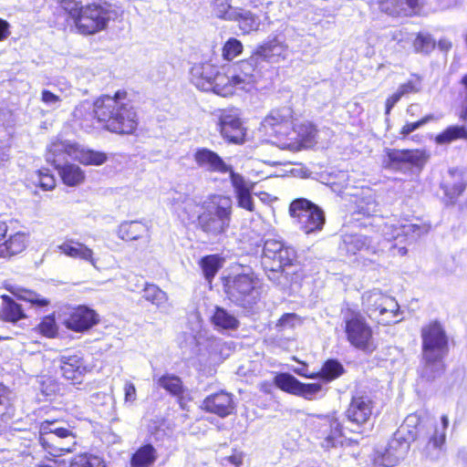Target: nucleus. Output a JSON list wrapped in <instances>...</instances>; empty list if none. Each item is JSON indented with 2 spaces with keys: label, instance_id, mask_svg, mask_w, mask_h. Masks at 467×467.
I'll list each match as a JSON object with an SVG mask.
<instances>
[{
  "label": "nucleus",
  "instance_id": "nucleus-47",
  "mask_svg": "<svg viewBox=\"0 0 467 467\" xmlns=\"http://www.w3.org/2000/svg\"><path fill=\"white\" fill-rule=\"evenodd\" d=\"M158 384L173 396H180L184 391L181 379L174 375L167 374L161 377Z\"/></svg>",
  "mask_w": 467,
  "mask_h": 467
},
{
  "label": "nucleus",
  "instance_id": "nucleus-9",
  "mask_svg": "<svg viewBox=\"0 0 467 467\" xmlns=\"http://www.w3.org/2000/svg\"><path fill=\"white\" fill-rule=\"evenodd\" d=\"M63 142V140L57 139L52 141L47 150L46 160L52 164L58 171L62 182L69 186L75 187L82 184L86 179L85 171L77 164L67 161L70 158L67 150L55 151V145Z\"/></svg>",
  "mask_w": 467,
  "mask_h": 467
},
{
  "label": "nucleus",
  "instance_id": "nucleus-28",
  "mask_svg": "<svg viewBox=\"0 0 467 467\" xmlns=\"http://www.w3.org/2000/svg\"><path fill=\"white\" fill-rule=\"evenodd\" d=\"M57 249L67 256L74 259H80L85 262H88L94 267L97 266V259L94 257L92 249L78 241H66L59 244Z\"/></svg>",
  "mask_w": 467,
  "mask_h": 467
},
{
  "label": "nucleus",
  "instance_id": "nucleus-39",
  "mask_svg": "<svg viewBox=\"0 0 467 467\" xmlns=\"http://www.w3.org/2000/svg\"><path fill=\"white\" fill-rule=\"evenodd\" d=\"M235 16L236 18L234 21L239 23V27L244 34L257 30L260 26L259 18L251 11L238 8Z\"/></svg>",
  "mask_w": 467,
  "mask_h": 467
},
{
  "label": "nucleus",
  "instance_id": "nucleus-62",
  "mask_svg": "<svg viewBox=\"0 0 467 467\" xmlns=\"http://www.w3.org/2000/svg\"><path fill=\"white\" fill-rule=\"evenodd\" d=\"M432 119H433L432 115H428L418 121L407 123L401 128L400 134L403 137H406L410 133L413 132L414 130L420 129V127H422L423 125L428 123Z\"/></svg>",
  "mask_w": 467,
  "mask_h": 467
},
{
  "label": "nucleus",
  "instance_id": "nucleus-15",
  "mask_svg": "<svg viewBox=\"0 0 467 467\" xmlns=\"http://www.w3.org/2000/svg\"><path fill=\"white\" fill-rule=\"evenodd\" d=\"M428 159L429 154L424 150L387 149L383 162L386 168L400 170L407 164L422 167Z\"/></svg>",
  "mask_w": 467,
  "mask_h": 467
},
{
  "label": "nucleus",
  "instance_id": "nucleus-41",
  "mask_svg": "<svg viewBox=\"0 0 467 467\" xmlns=\"http://www.w3.org/2000/svg\"><path fill=\"white\" fill-rule=\"evenodd\" d=\"M294 132L296 133L297 139L304 146L308 147L316 141L317 129L309 121L296 124Z\"/></svg>",
  "mask_w": 467,
  "mask_h": 467
},
{
  "label": "nucleus",
  "instance_id": "nucleus-53",
  "mask_svg": "<svg viewBox=\"0 0 467 467\" xmlns=\"http://www.w3.org/2000/svg\"><path fill=\"white\" fill-rule=\"evenodd\" d=\"M243 51V44L240 40L231 37L223 47V57L226 60H232Z\"/></svg>",
  "mask_w": 467,
  "mask_h": 467
},
{
  "label": "nucleus",
  "instance_id": "nucleus-3",
  "mask_svg": "<svg viewBox=\"0 0 467 467\" xmlns=\"http://www.w3.org/2000/svg\"><path fill=\"white\" fill-rule=\"evenodd\" d=\"M198 215V225L207 235L217 237L224 234L230 227L233 213V200L222 194L210 196L202 205Z\"/></svg>",
  "mask_w": 467,
  "mask_h": 467
},
{
  "label": "nucleus",
  "instance_id": "nucleus-35",
  "mask_svg": "<svg viewBox=\"0 0 467 467\" xmlns=\"http://www.w3.org/2000/svg\"><path fill=\"white\" fill-rule=\"evenodd\" d=\"M148 232L146 224L139 221L124 222L119 226L118 235L125 241L138 240Z\"/></svg>",
  "mask_w": 467,
  "mask_h": 467
},
{
  "label": "nucleus",
  "instance_id": "nucleus-33",
  "mask_svg": "<svg viewBox=\"0 0 467 467\" xmlns=\"http://www.w3.org/2000/svg\"><path fill=\"white\" fill-rule=\"evenodd\" d=\"M211 321L217 329L234 330L239 327L237 317L221 306H215Z\"/></svg>",
  "mask_w": 467,
  "mask_h": 467
},
{
  "label": "nucleus",
  "instance_id": "nucleus-18",
  "mask_svg": "<svg viewBox=\"0 0 467 467\" xmlns=\"http://www.w3.org/2000/svg\"><path fill=\"white\" fill-rule=\"evenodd\" d=\"M55 151L67 150L70 159L78 161L84 165L99 166L105 163L108 160L107 154L102 151H96L81 148L78 143L70 140L55 145Z\"/></svg>",
  "mask_w": 467,
  "mask_h": 467
},
{
  "label": "nucleus",
  "instance_id": "nucleus-19",
  "mask_svg": "<svg viewBox=\"0 0 467 467\" xmlns=\"http://www.w3.org/2000/svg\"><path fill=\"white\" fill-rule=\"evenodd\" d=\"M63 323L70 330L83 332L98 323V315L86 306L68 307Z\"/></svg>",
  "mask_w": 467,
  "mask_h": 467
},
{
  "label": "nucleus",
  "instance_id": "nucleus-32",
  "mask_svg": "<svg viewBox=\"0 0 467 467\" xmlns=\"http://www.w3.org/2000/svg\"><path fill=\"white\" fill-rule=\"evenodd\" d=\"M27 244V235L25 233H16L8 240L0 244V257H10L25 250Z\"/></svg>",
  "mask_w": 467,
  "mask_h": 467
},
{
  "label": "nucleus",
  "instance_id": "nucleus-29",
  "mask_svg": "<svg viewBox=\"0 0 467 467\" xmlns=\"http://www.w3.org/2000/svg\"><path fill=\"white\" fill-rule=\"evenodd\" d=\"M448 425L449 419L446 415H443L441 417V426L435 427L434 432L429 440L426 447V454L431 460H438L442 453Z\"/></svg>",
  "mask_w": 467,
  "mask_h": 467
},
{
  "label": "nucleus",
  "instance_id": "nucleus-4",
  "mask_svg": "<svg viewBox=\"0 0 467 467\" xmlns=\"http://www.w3.org/2000/svg\"><path fill=\"white\" fill-rule=\"evenodd\" d=\"M416 422L415 416L407 417L404 424L394 433L384 451H376L374 457L376 466L394 467L406 457L410 442L416 439L417 434L416 431L410 430V427L416 424Z\"/></svg>",
  "mask_w": 467,
  "mask_h": 467
},
{
  "label": "nucleus",
  "instance_id": "nucleus-37",
  "mask_svg": "<svg viewBox=\"0 0 467 467\" xmlns=\"http://www.w3.org/2000/svg\"><path fill=\"white\" fill-rule=\"evenodd\" d=\"M2 299V317L5 321L15 323L26 317L20 305L16 303L12 297L9 296H3Z\"/></svg>",
  "mask_w": 467,
  "mask_h": 467
},
{
  "label": "nucleus",
  "instance_id": "nucleus-31",
  "mask_svg": "<svg viewBox=\"0 0 467 467\" xmlns=\"http://www.w3.org/2000/svg\"><path fill=\"white\" fill-rule=\"evenodd\" d=\"M73 119L78 122V125L83 129H90L94 126V121L97 119L95 115V102L92 104L89 101H83L79 103L74 109Z\"/></svg>",
  "mask_w": 467,
  "mask_h": 467
},
{
  "label": "nucleus",
  "instance_id": "nucleus-59",
  "mask_svg": "<svg viewBox=\"0 0 467 467\" xmlns=\"http://www.w3.org/2000/svg\"><path fill=\"white\" fill-rule=\"evenodd\" d=\"M265 273L267 275V277L270 281L276 285L282 284V278L284 275L285 267H276L275 265L270 263V266L263 265Z\"/></svg>",
  "mask_w": 467,
  "mask_h": 467
},
{
  "label": "nucleus",
  "instance_id": "nucleus-16",
  "mask_svg": "<svg viewBox=\"0 0 467 467\" xmlns=\"http://www.w3.org/2000/svg\"><path fill=\"white\" fill-rule=\"evenodd\" d=\"M317 438L327 450L342 444V427L335 415L319 416L315 421Z\"/></svg>",
  "mask_w": 467,
  "mask_h": 467
},
{
  "label": "nucleus",
  "instance_id": "nucleus-51",
  "mask_svg": "<svg viewBox=\"0 0 467 467\" xmlns=\"http://www.w3.org/2000/svg\"><path fill=\"white\" fill-rule=\"evenodd\" d=\"M357 212L365 216H371L378 212V202L372 195L360 198L357 202Z\"/></svg>",
  "mask_w": 467,
  "mask_h": 467
},
{
  "label": "nucleus",
  "instance_id": "nucleus-17",
  "mask_svg": "<svg viewBox=\"0 0 467 467\" xmlns=\"http://www.w3.org/2000/svg\"><path fill=\"white\" fill-rule=\"evenodd\" d=\"M373 404L374 402L369 395L357 391L353 394L345 412L348 420L357 427L366 424L372 415Z\"/></svg>",
  "mask_w": 467,
  "mask_h": 467
},
{
  "label": "nucleus",
  "instance_id": "nucleus-52",
  "mask_svg": "<svg viewBox=\"0 0 467 467\" xmlns=\"http://www.w3.org/2000/svg\"><path fill=\"white\" fill-rule=\"evenodd\" d=\"M431 230V224L429 223H407L401 226V232L410 235L411 238H418L426 234H428Z\"/></svg>",
  "mask_w": 467,
  "mask_h": 467
},
{
  "label": "nucleus",
  "instance_id": "nucleus-27",
  "mask_svg": "<svg viewBox=\"0 0 467 467\" xmlns=\"http://www.w3.org/2000/svg\"><path fill=\"white\" fill-rule=\"evenodd\" d=\"M216 67L211 63L195 64L192 67L190 75L192 83L199 89L210 91L211 82L215 77Z\"/></svg>",
  "mask_w": 467,
  "mask_h": 467
},
{
  "label": "nucleus",
  "instance_id": "nucleus-54",
  "mask_svg": "<svg viewBox=\"0 0 467 467\" xmlns=\"http://www.w3.org/2000/svg\"><path fill=\"white\" fill-rule=\"evenodd\" d=\"M61 7L69 14L75 24L82 14V5L79 0H60Z\"/></svg>",
  "mask_w": 467,
  "mask_h": 467
},
{
  "label": "nucleus",
  "instance_id": "nucleus-60",
  "mask_svg": "<svg viewBox=\"0 0 467 467\" xmlns=\"http://www.w3.org/2000/svg\"><path fill=\"white\" fill-rule=\"evenodd\" d=\"M420 83L421 78L416 76L414 79H410L408 82L400 85L398 90L402 95V97L410 93H416L420 90Z\"/></svg>",
  "mask_w": 467,
  "mask_h": 467
},
{
  "label": "nucleus",
  "instance_id": "nucleus-20",
  "mask_svg": "<svg viewBox=\"0 0 467 467\" xmlns=\"http://www.w3.org/2000/svg\"><path fill=\"white\" fill-rule=\"evenodd\" d=\"M61 375L73 384L80 383L81 378L87 372L83 358L78 354H63L57 360Z\"/></svg>",
  "mask_w": 467,
  "mask_h": 467
},
{
  "label": "nucleus",
  "instance_id": "nucleus-7",
  "mask_svg": "<svg viewBox=\"0 0 467 467\" xmlns=\"http://www.w3.org/2000/svg\"><path fill=\"white\" fill-rule=\"evenodd\" d=\"M119 15L115 6L108 2L89 4L82 9L76 26L84 35H93L104 30Z\"/></svg>",
  "mask_w": 467,
  "mask_h": 467
},
{
  "label": "nucleus",
  "instance_id": "nucleus-26",
  "mask_svg": "<svg viewBox=\"0 0 467 467\" xmlns=\"http://www.w3.org/2000/svg\"><path fill=\"white\" fill-rule=\"evenodd\" d=\"M170 204L174 213L182 220H190L196 213L197 202L189 195L173 191L169 198Z\"/></svg>",
  "mask_w": 467,
  "mask_h": 467
},
{
  "label": "nucleus",
  "instance_id": "nucleus-58",
  "mask_svg": "<svg viewBox=\"0 0 467 467\" xmlns=\"http://www.w3.org/2000/svg\"><path fill=\"white\" fill-rule=\"evenodd\" d=\"M321 390V385L317 383H302L298 388L297 394L305 399L312 400L313 397Z\"/></svg>",
  "mask_w": 467,
  "mask_h": 467
},
{
  "label": "nucleus",
  "instance_id": "nucleus-10",
  "mask_svg": "<svg viewBox=\"0 0 467 467\" xmlns=\"http://www.w3.org/2000/svg\"><path fill=\"white\" fill-rule=\"evenodd\" d=\"M257 278L253 272L230 276L226 280V292L238 304H252L257 297Z\"/></svg>",
  "mask_w": 467,
  "mask_h": 467
},
{
  "label": "nucleus",
  "instance_id": "nucleus-43",
  "mask_svg": "<svg viewBox=\"0 0 467 467\" xmlns=\"http://www.w3.org/2000/svg\"><path fill=\"white\" fill-rule=\"evenodd\" d=\"M458 139L467 140V130L464 126H450L438 134L435 141L438 144H448Z\"/></svg>",
  "mask_w": 467,
  "mask_h": 467
},
{
  "label": "nucleus",
  "instance_id": "nucleus-23",
  "mask_svg": "<svg viewBox=\"0 0 467 467\" xmlns=\"http://www.w3.org/2000/svg\"><path fill=\"white\" fill-rule=\"evenodd\" d=\"M293 111L289 107L275 109L265 118L262 127L270 135H283L290 128Z\"/></svg>",
  "mask_w": 467,
  "mask_h": 467
},
{
  "label": "nucleus",
  "instance_id": "nucleus-44",
  "mask_svg": "<svg viewBox=\"0 0 467 467\" xmlns=\"http://www.w3.org/2000/svg\"><path fill=\"white\" fill-rule=\"evenodd\" d=\"M344 373V368L336 359L327 360L321 370L317 373V378L323 379L326 381H331L340 377Z\"/></svg>",
  "mask_w": 467,
  "mask_h": 467
},
{
  "label": "nucleus",
  "instance_id": "nucleus-42",
  "mask_svg": "<svg viewBox=\"0 0 467 467\" xmlns=\"http://www.w3.org/2000/svg\"><path fill=\"white\" fill-rule=\"evenodd\" d=\"M393 10L391 16H411L416 14L419 8V0H391Z\"/></svg>",
  "mask_w": 467,
  "mask_h": 467
},
{
  "label": "nucleus",
  "instance_id": "nucleus-30",
  "mask_svg": "<svg viewBox=\"0 0 467 467\" xmlns=\"http://www.w3.org/2000/svg\"><path fill=\"white\" fill-rule=\"evenodd\" d=\"M211 84L213 87L210 91H213L222 97L232 95L235 90H237L234 81H232L230 67L227 72L224 73L220 72L216 67V74L215 77L213 78Z\"/></svg>",
  "mask_w": 467,
  "mask_h": 467
},
{
  "label": "nucleus",
  "instance_id": "nucleus-12",
  "mask_svg": "<svg viewBox=\"0 0 467 467\" xmlns=\"http://www.w3.org/2000/svg\"><path fill=\"white\" fill-rule=\"evenodd\" d=\"M348 340L355 348L368 350L371 348L372 330L359 313L352 312L345 317Z\"/></svg>",
  "mask_w": 467,
  "mask_h": 467
},
{
  "label": "nucleus",
  "instance_id": "nucleus-11",
  "mask_svg": "<svg viewBox=\"0 0 467 467\" xmlns=\"http://www.w3.org/2000/svg\"><path fill=\"white\" fill-rule=\"evenodd\" d=\"M258 66L257 57L252 54L249 58L230 67L232 81L237 90L249 92L255 88L260 76Z\"/></svg>",
  "mask_w": 467,
  "mask_h": 467
},
{
  "label": "nucleus",
  "instance_id": "nucleus-56",
  "mask_svg": "<svg viewBox=\"0 0 467 467\" xmlns=\"http://www.w3.org/2000/svg\"><path fill=\"white\" fill-rule=\"evenodd\" d=\"M297 324H300V317L294 313H287L283 315L276 324V328L282 331L286 328H293Z\"/></svg>",
  "mask_w": 467,
  "mask_h": 467
},
{
  "label": "nucleus",
  "instance_id": "nucleus-45",
  "mask_svg": "<svg viewBox=\"0 0 467 467\" xmlns=\"http://www.w3.org/2000/svg\"><path fill=\"white\" fill-rule=\"evenodd\" d=\"M201 267L205 279L211 283L219 269L222 267V260L217 254L206 255L201 260Z\"/></svg>",
  "mask_w": 467,
  "mask_h": 467
},
{
  "label": "nucleus",
  "instance_id": "nucleus-22",
  "mask_svg": "<svg viewBox=\"0 0 467 467\" xmlns=\"http://www.w3.org/2000/svg\"><path fill=\"white\" fill-rule=\"evenodd\" d=\"M193 161L200 169L210 172L231 174V171H234L216 152L207 148L197 149L193 154Z\"/></svg>",
  "mask_w": 467,
  "mask_h": 467
},
{
  "label": "nucleus",
  "instance_id": "nucleus-1",
  "mask_svg": "<svg viewBox=\"0 0 467 467\" xmlns=\"http://www.w3.org/2000/svg\"><path fill=\"white\" fill-rule=\"evenodd\" d=\"M421 363L420 376L427 381H433L441 377L445 370L444 358L449 353L448 335L437 321L422 327Z\"/></svg>",
  "mask_w": 467,
  "mask_h": 467
},
{
  "label": "nucleus",
  "instance_id": "nucleus-63",
  "mask_svg": "<svg viewBox=\"0 0 467 467\" xmlns=\"http://www.w3.org/2000/svg\"><path fill=\"white\" fill-rule=\"evenodd\" d=\"M461 83L463 85L464 89L462 93V100L459 107V118L467 121V74L462 78Z\"/></svg>",
  "mask_w": 467,
  "mask_h": 467
},
{
  "label": "nucleus",
  "instance_id": "nucleus-46",
  "mask_svg": "<svg viewBox=\"0 0 467 467\" xmlns=\"http://www.w3.org/2000/svg\"><path fill=\"white\" fill-rule=\"evenodd\" d=\"M143 297L158 307H164L168 301L166 293L155 285H147L145 286Z\"/></svg>",
  "mask_w": 467,
  "mask_h": 467
},
{
  "label": "nucleus",
  "instance_id": "nucleus-5",
  "mask_svg": "<svg viewBox=\"0 0 467 467\" xmlns=\"http://www.w3.org/2000/svg\"><path fill=\"white\" fill-rule=\"evenodd\" d=\"M362 306L370 318L384 326L398 323L400 306L394 297L374 288L362 296Z\"/></svg>",
  "mask_w": 467,
  "mask_h": 467
},
{
  "label": "nucleus",
  "instance_id": "nucleus-13",
  "mask_svg": "<svg viewBox=\"0 0 467 467\" xmlns=\"http://www.w3.org/2000/svg\"><path fill=\"white\" fill-rule=\"evenodd\" d=\"M296 259V252L292 246L285 245L279 240L267 239L263 248L262 265L270 266V263L276 267H285L293 265Z\"/></svg>",
  "mask_w": 467,
  "mask_h": 467
},
{
  "label": "nucleus",
  "instance_id": "nucleus-34",
  "mask_svg": "<svg viewBox=\"0 0 467 467\" xmlns=\"http://www.w3.org/2000/svg\"><path fill=\"white\" fill-rule=\"evenodd\" d=\"M451 181L446 182L443 185L445 195L451 201L454 202L462 195L466 187L463 174L458 170H451L449 171Z\"/></svg>",
  "mask_w": 467,
  "mask_h": 467
},
{
  "label": "nucleus",
  "instance_id": "nucleus-21",
  "mask_svg": "<svg viewBox=\"0 0 467 467\" xmlns=\"http://www.w3.org/2000/svg\"><path fill=\"white\" fill-rule=\"evenodd\" d=\"M257 61H265L270 64L280 63L287 58L288 47L283 41L275 37L260 45L253 53Z\"/></svg>",
  "mask_w": 467,
  "mask_h": 467
},
{
  "label": "nucleus",
  "instance_id": "nucleus-2",
  "mask_svg": "<svg viewBox=\"0 0 467 467\" xmlns=\"http://www.w3.org/2000/svg\"><path fill=\"white\" fill-rule=\"evenodd\" d=\"M97 120L116 133L131 134L138 126L134 108L127 101L126 92L117 91L113 97L101 96L95 101Z\"/></svg>",
  "mask_w": 467,
  "mask_h": 467
},
{
  "label": "nucleus",
  "instance_id": "nucleus-49",
  "mask_svg": "<svg viewBox=\"0 0 467 467\" xmlns=\"http://www.w3.org/2000/svg\"><path fill=\"white\" fill-rule=\"evenodd\" d=\"M10 391L8 389L0 384V407H4L5 410H0V419L4 421L11 420L15 416V408L9 398Z\"/></svg>",
  "mask_w": 467,
  "mask_h": 467
},
{
  "label": "nucleus",
  "instance_id": "nucleus-14",
  "mask_svg": "<svg viewBox=\"0 0 467 467\" xmlns=\"http://www.w3.org/2000/svg\"><path fill=\"white\" fill-rule=\"evenodd\" d=\"M219 130L222 137L231 143L244 142L245 130L236 109H223L219 115Z\"/></svg>",
  "mask_w": 467,
  "mask_h": 467
},
{
  "label": "nucleus",
  "instance_id": "nucleus-50",
  "mask_svg": "<svg viewBox=\"0 0 467 467\" xmlns=\"http://www.w3.org/2000/svg\"><path fill=\"white\" fill-rule=\"evenodd\" d=\"M69 467H106L104 461L93 454H79L75 456Z\"/></svg>",
  "mask_w": 467,
  "mask_h": 467
},
{
  "label": "nucleus",
  "instance_id": "nucleus-38",
  "mask_svg": "<svg viewBox=\"0 0 467 467\" xmlns=\"http://www.w3.org/2000/svg\"><path fill=\"white\" fill-rule=\"evenodd\" d=\"M237 9L231 5L229 0H213L211 3L212 14L225 21L234 20Z\"/></svg>",
  "mask_w": 467,
  "mask_h": 467
},
{
  "label": "nucleus",
  "instance_id": "nucleus-57",
  "mask_svg": "<svg viewBox=\"0 0 467 467\" xmlns=\"http://www.w3.org/2000/svg\"><path fill=\"white\" fill-rule=\"evenodd\" d=\"M38 328L40 333L47 337H55L57 331L55 318L52 317H44Z\"/></svg>",
  "mask_w": 467,
  "mask_h": 467
},
{
  "label": "nucleus",
  "instance_id": "nucleus-6",
  "mask_svg": "<svg viewBox=\"0 0 467 467\" xmlns=\"http://www.w3.org/2000/svg\"><path fill=\"white\" fill-rule=\"evenodd\" d=\"M38 442L43 451L52 457L71 452L77 444L76 436L72 431L57 427L55 422L41 424Z\"/></svg>",
  "mask_w": 467,
  "mask_h": 467
},
{
  "label": "nucleus",
  "instance_id": "nucleus-24",
  "mask_svg": "<svg viewBox=\"0 0 467 467\" xmlns=\"http://www.w3.org/2000/svg\"><path fill=\"white\" fill-rule=\"evenodd\" d=\"M202 408L221 418H225L234 412V403L230 393L220 391L206 397L202 401Z\"/></svg>",
  "mask_w": 467,
  "mask_h": 467
},
{
  "label": "nucleus",
  "instance_id": "nucleus-40",
  "mask_svg": "<svg viewBox=\"0 0 467 467\" xmlns=\"http://www.w3.org/2000/svg\"><path fill=\"white\" fill-rule=\"evenodd\" d=\"M156 460V451L148 444L139 449L131 458L132 467H150Z\"/></svg>",
  "mask_w": 467,
  "mask_h": 467
},
{
  "label": "nucleus",
  "instance_id": "nucleus-8",
  "mask_svg": "<svg viewBox=\"0 0 467 467\" xmlns=\"http://www.w3.org/2000/svg\"><path fill=\"white\" fill-rule=\"evenodd\" d=\"M294 223L306 234L322 229L325 223L324 212L310 201L298 198L289 206Z\"/></svg>",
  "mask_w": 467,
  "mask_h": 467
},
{
  "label": "nucleus",
  "instance_id": "nucleus-61",
  "mask_svg": "<svg viewBox=\"0 0 467 467\" xmlns=\"http://www.w3.org/2000/svg\"><path fill=\"white\" fill-rule=\"evenodd\" d=\"M38 182L40 187L46 191L52 190L56 186V179L47 170L38 171Z\"/></svg>",
  "mask_w": 467,
  "mask_h": 467
},
{
  "label": "nucleus",
  "instance_id": "nucleus-64",
  "mask_svg": "<svg viewBox=\"0 0 467 467\" xmlns=\"http://www.w3.org/2000/svg\"><path fill=\"white\" fill-rule=\"evenodd\" d=\"M23 299L38 307H44L49 304V301L47 298H44L40 295L31 291L26 292Z\"/></svg>",
  "mask_w": 467,
  "mask_h": 467
},
{
  "label": "nucleus",
  "instance_id": "nucleus-55",
  "mask_svg": "<svg viewBox=\"0 0 467 467\" xmlns=\"http://www.w3.org/2000/svg\"><path fill=\"white\" fill-rule=\"evenodd\" d=\"M413 46L417 52L429 53L434 48L435 42L431 36L419 34L414 40Z\"/></svg>",
  "mask_w": 467,
  "mask_h": 467
},
{
  "label": "nucleus",
  "instance_id": "nucleus-25",
  "mask_svg": "<svg viewBox=\"0 0 467 467\" xmlns=\"http://www.w3.org/2000/svg\"><path fill=\"white\" fill-rule=\"evenodd\" d=\"M230 179L238 206L249 212H254V203L251 195V192L254 189V183L245 180L244 176L235 171H231Z\"/></svg>",
  "mask_w": 467,
  "mask_h": 467
},
{
  "label": "nucleus",
  "instance_id": "nucleus-36",
  "mask_svg": "<svg viewBox=\"0 0 467 467\" xmlns=\"http://www.w3.org/2000/svg\"><path fill=\"white\" fill-rule=\"evenodd\" d=\"M344 244L347 251L355 254L358 251L367 250L376 253V248L370 244V240L362 234H350L346 235Z\"/></svg>",
  "mask_w": 467,
  "mask_h": 467
},
{
  "label": "nucleus",
  "instance_id": "nucleus-48",
  "mask_svg": "<svg viewBox=\"0 0 467 467\" xmlns=\"http://www.w3.org/2000/svg\"><path fill=\"white\" fill-rule=\"evenodd\" d=\"M275 384L280 389L296 395L301 382L290 374L280 373L275 377Z\"/></svg>",
  "mask_w": 467,
  "mask_h": 467
}]
</instances>
